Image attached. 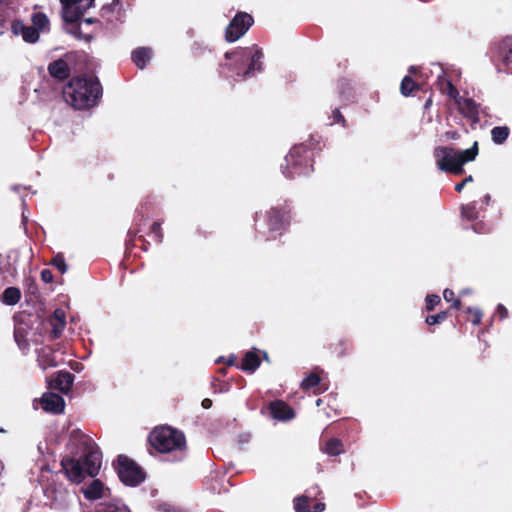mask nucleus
<instances>
[{
	"instance_id": "7",
	"label": "nucleus",
	"mask_w": 512,
	"mask_h": 512,
	"mask_svg": "<svg viewBox=\"0 0 512 512\" xmlns=\"http://www.w3.org/2000/svg\"><path fill=\"white\" fill-rule=\"evenodd\" d=\"M163 239L161 226H135L127 232L126 245L132 247H140L146 251V245L151 243H160Z\"/></svg>"
},
{
	"instance_id": "10",
	"label": "nucleus",
	"mask_w": 512,
	"mask_h": 512,
	"mask_svg": "<svg viewBox=\"0 0 512 512\" xmlns=\"http://www.w3.org/2000/svg\"><path fill=\"white\" fill-rule=\"evenodd\" d=\"M322 491L318 486L311 487L305 491V494L300 495L294 499V509L296 512H323L325 510V503L317 502L310 509V503L318 498Z\"/></svg>"
},
{
	"instance_id": "51",
	"label": "nucleus",
	"mask_w": 512,
	"mask_h": 512,
	"mask_svg": "<svg viewBox=\"0 0 512 512\" xmlns=\"http://www.w3.org/2000/svg\"><path fill=\"white\" fill-rule=\"evenodd\" d=\"M237 357L235 355H230L228 359L226 360L227 366H238L236 364Z\"/></svg>"
},
{
	"instance_id": "62",
	"label": "nucleus",
	"mask_w": 512,
	"mask_h": 512,
	"mask_svg": "<svg viewBox=\"0 0 512 512\" xmlns=\"http://www.w3.org/2000/svg\"><path fill=\"white\" fill-rule=\"evenodd\" d=\"M3 2H5V0H0V4H2Z\"/></svg>"
},
{
	"instance_id": "13",
	"label": "nucleus",
	"mask_w": 512,
	"mask_h": 512,
	"mask_svg": "<svg viewBox=\"0 0 512 512\" xmlns=\"http://www.w3.org/2000/svg\"><path fill=\"white\" fill-rule=\"evenodd\" d=\"M69 444L71 445V452L76 455L82 454L89 449L96 447L93 439L87 434L83 433L80 429H74L69 436Z\"/></svg>"
},
{
	"instance_id": "3",
	"label": "nucleus",
	"mask_w": 512,
	"mask_h": 512,
	"mask_svg": "<svg viewBox=\"0 0 512 512\" xmlns=\"http://www.w3.org/2000/svg\"><path fill=\"white\" fill-rule=\"evenodd\" d=\"M102 92V85L96 76L83 75L73 77L64 87L63 95L67 103L83 110L96 106Z\"/></svg>"
},
{
	"instance_id": "61",
	"label": "nucleus",
	"mask_w": 512,
	"mask_h": 512,
	"mask_svg": "<svg viewBox=\"0 0 512 512\" xmlns=\"http://www.w3.org/2000/svg\"><path fill=\"white\" fill-rule=\"evenodd\" d=\"M431 99H428L426 105H430Z\"/></svg>"
},
{
	"instance_id": "15",
	"label": "nucleus",
	"mask_w": 512,
	"mask_h": 512,
	"mask_svg": "<svg viewBox=\"0 0 512 512\" xmlns=\"http://www.w3.org/2000/svg\"><path fill=\"white\" fill-rule=\"evenodd\" d=\"M268 220L271 224H289L293 220L291 205L284 201L271 207Z\"/></svg>"
},
{
	"instance_id": "5",
	"label": "nucleus",
	"mask_w": 512,
	"mask_h": 512,
	"mask_svg": "<svg viewBox=\"0 0 512 512\" xmlns=\"http://www.w3.org/2000/svg\"><path fill=\"white\" fill-rule=\"evenodd\" d=\"M313 160V149L304 144L295 145L284 159L283 174L288 179L309 175L313 171Z\"/></svg>"
},
{
	"instance_id": "23",
	"label": "nucleus",
	"mask_w": 512,
	"mask_h": 512,
	"mask_svg": "<svg viewBox=\"0 0 512 512\" xmlns=\"http://www.w3.org/2000/svg\"><path fill=\"white\" fill-rule=\"evenodd\" d=\"M261 364V359L256 351H247L242 359V362L237 368L247 373L255 372Z\"/></svg>"
},
{
	"instance_id": "21",
	"label": "nucleus",
	"mask_w": 512,
	"mask_h": 512,
	"mask_svg": "<svg viewBox=\"0 0 512 512\" xmlns=\"http://www.w3.org/2000/svg\"><path fill=\"white\" fill-rule=\"evenodd\" d=\"M47 70L49 75L59 82L65 81L71 75L70 66L68 62L63 58H59L50 62Z\"/></svg>"
},
{
	"instance_id": "36",
	"label": "nucleus",
	"mask_w": 512,
	"mask_h": 512,
	"mask_svg": "<svg viewBox=\"0 0 512 512\" xmlns=\"http://www.w3.org/2000/svg\"><path fill=\"white\" fill-rule=\"evenodd\" d=\"M449 312H450V309L441 311L435 315H428L425 318V323L429 326L441 324L442 322H444L447 319Z\"/></svg>"
},
{
	"instance_id": "17",
	"label": "nucleus",
	"mask_w": 512,
	"mask_h": 512,
	"mask_svg": "<svg viewBox=\"0 0 512 512\" xmlns=\"http://www.w3.org/2000/svg\"><path fill=\"white\" fill-rule=\"evenodd\" d=\"M75 376L68 371H58L54 373L48 381L49 388L58 390L63 394H67L74 382Z\"/></svg>"
},
{
	"instance_id": "4",
	"label": "nucleus",
	"mask_w": 512,
	"mask_h": 512,
	"mask_svg": "<svg viewBox=\"0 0 512 512\" xmlns=\"http://www.w3.org/2000/svg\"><path fill=\"white\" fill-rule=\"evenodd\" d=\"M478 152V142L475 141L472 147L466 150H455L446 146L436 147L434 156L440 170L454 175H462L464 173L463 165L474 161Z\"/></svg>"
},
{
	"instance_id": "52",
	"label": "nucleus",
	"mask_w": 512,
	"mask_h": 512,
	"mask_svg": "<svg viewBox=\"0 0 512 512\" xmlns=\"http://www.w3.org/2000/svg\"><path fill=\"white\" fill-rule=\"evenodd\" d=\"M451 308H454V309H457V310H460L462 308V302L460 299H454L452 301V305H451Z\"/></svg>"
},
{
	"instance_id": "38",
	"label": "nucleus",
	"mask_w": 512,
	"mask_h": 512,
	"mask_svg": "<svg viewBox=\"0 0 512 512\" xmlns=\"http://www.w3.org/2000/svg\"><path fill=\"white\" fill-rule=\"evenodd\" d=\"M51 265L57 268L61 274H64L68 269L65 258L61 253H58L52 258Z\"/></svg>"
},
{
	"instance_id": "34",
	"label": "nucleus",
	"mask_w": 512,
	"mask_h": 512,
	"mask_svg": "<svg viewBox=\"0 0 512 512\" xmlns=\"http://www.w3.org/2000/svg\"><path fill=\"white\" fill-rule=\"evenodd\" d=\"M32 24L38 31H45L49 27V19L43 12L33 13L31 16Z\"/></svg>"
},
{
	"instance_id": "42",
	"label": "nucleus",
	"mask_w": 512,
	"mask_h": 512,
	"mask_svg": "<svg viewBox=\"0 0 512 512\" xmlns=\"http://www.w3.org/2000/svg\"><path fill=\"white\" fill-rule=\"evenodd\" d=\"M332 118H333L332 124L339 123L343 127L347 126L346 119L344 118V116L342 115V113L340 112V110L338 108H335L332 111Z\"/></svg>"
},
{
	"instance_id": "28",
	"label": "nucleus",
	"mask_w": 512,
	"mask_h": 512,
	"mask_svg": "<svg viewBox=\"0 0 512 512\" xmlns=\"http://www.w3.org/2000/svg\"><path fill=\"white\" fill-rule=\"evenodd\" d=\"M104 484L99 480H93L84 490V497L88 500H98L103 497Z\"/></svg>"
},
{
	"instance_id": "22",
	"label": "nucleus",
	"mask_w": 512,
	"mask_h": 512,
	"mask_svg": "<svg viewBox=\"0 0 512 512\" xmlns=\"http://www.w3.org/2000/svg\"><path fill=\"white\" fill-rule=\"evenodd\" d=\"M37 362L43 370L58 365L55 358V351L50 346H44L37 350Z\"/></svg>"
},
{
	"instance_id": "47",
	"label": "nucleus",
	"mask_w": 512,
	"mask_h": 512,
	"mask_svg": "<svg viewBox=\"0 0 512 512\" xmlns=\"http://www.w3.org/2000/svg\"><path fill=\"white\" fill-rule=\"evenodd\" d=\"M447 140H457L460 138V134L455 131V130H451V131H446L443 135Z\"/></svg>"
},
{
	"instance_id": "59",
	"label": "nucleus",
	"mask_w": 512,
	"mask_h": 512,
	"mask_svg": "<svg viewBox=\"0 0 512 512\" xmlns=\"http://www.w3.org/2000/svg\"><path fill=\"white\" fill-rule=\"evenodd\" d=\"M321 402H322V400L318 399L316 403H317V405H321Z\"/></svg>"
},
{
	"instance_id": "16",
	"label": "nucleus",
	"mask_w": 512,
	"mask_h": 512,
	"mask_svg": "<svg viewBox=\"0 0 512 512\" xmlns=\"http://www.w3.org/2000/svg\"><path fill=\"white\" fill-rule=\"evenodd\" d=\"M269 414L278 421H289L295 417L294 409L283 400H274L268 404Z\"/></svg>"
},
{
	"instance_id": "14",
	"label": "nucleus",
	"mask_w": 512,
	"mask_h": 512,
	"mask_svg": "<svg viewBox=\"0 0 512 512\" xmlns=\"http://www.w3.org/2000/svg\"><path fill=\"white\" fill-rule=\"evenodd\" d=\"M61 466L65 471L66 476L69 480L74 483H81L85 477L87 476L84 472V467L82 466L81 460L72 458H65L61 461Z\"/></svg>"
},
{
	"instance_id": "57",
	"label": "nucleus",
	"mask_w": 512,
	"mask_h": 512,
	"mask_svg": "<svg viewBox=\"0 0 512 512\" xmlns=\"http://www.w3.org/2000/svg\"><path fill=\"white\" fill-rule=\"evenodd\" d=\"M415 70H416V69H415V67H414V66H411V67L409 68V72H410V73H414V72H415Z\"/></svg>"
},
{
	"instance_id": "31",
	"label": "nucleus",
	"mask_w": 512,
	"mask_h": 512,
	"mask_svg": "<svg viewBox=\"0 0 512 512\" xmlns=\"http://www.w3.org/2000/svg\"><path fill=\"white\" fill-rule=\"evenodd\" d=\"M322 450L330 456H338L344 451L343 443L337 438H330L325 442Z\"/></svg>"
},
{
	"instance_id": "26",
	"label": "nucleus",
	"mask_w": 512,
	"mask_h": 512,
	"mask_svg": "<svg viewBox=\"0 0 512 512\" xmlns=\"http://www.w3.org/2000/svg\"><path fill=\"white\" fill-rule=\"evenodd\" d=\"M437 84L439 91L449 96L455 103L461 98L458 89L449 79L439 78Z\"/></svg>"
},
{
	"instance_id": "8",
	"label": "nucleus",
	"mask_w": 512,
	"mask_h": 512,
	"mask_svg": "<svg viewBox=\"0 0 512 512\" xmlns=\"http://www.w3.org/2000/svg\"><path fill=\"white\" fill-rule=\"evenodd\" d=\"M489 54L497 70L505 71L512 63V36H506L494 42L489 49Z\"/></svg>"
},
{
	"instance_id": "54",
	"label": "nucleus",
	"mask_w": 512,
	"mask_h": 512,
	"mask_svg": "<svg viewBox=\"0 0 512 512\" xmlns=\"http://www.w3.org/2000/svg\"><path fill=\"white\" fill-rule=\"evenodd\" d=\"M83 21H84L85 23H87V24H93V23H97V22H99V21H98L97 19H95V18H85Z\"/></svg>"
},
{
	"instance_id": "1",
	"label": "nucleus",
	"mask_w": 512,
	"mask_h": 512,
	"mask_svg": "<svg viewBox=\"0 0 512 512\" xmlns=\"http://www.w3.org/2000/svg\"><path fill=\"white\" fill-rule=\"evenodd\" d=\"M150 447V454L155 453L167 456V460L172 462H181L186 459L188 454V445L183 431L169 426H156L148 435L147 439Z\"/></svg>"
},
{
	"instance_id": "11",
	"label": "nucleus",
	"mask_w": 512,
	"mask_h": 512,
	"mask_svg": "<svg viewBox=\"0 0 512 512\" xmlns=\"http://www.w3.org/2000/svg\"><path fill=\"white\" fill-rule=\"evenodd\" d=\"M66 325V313L63 309L57 308L43 321V326L49 334L50 340H56L62 336Z\"/></svg>"
},
{
	"instance_id": "24",
	"label": "nucleus",
	"mask_w": 512,
	"mask_h": 512,
	"mask_svg": "<svg viewBox=\"0 0 512 512\" xmlns=\"http://www.w3.org/2000/svg\"><path fill=\"white\" fill-rule=\"evenodd\" d=\"M320 383H321L320 375L316 372H312L302 380L301 388L304 391H309V390L313 389V393L315 395H317L326 390V388L321 387Z\"/></svg>"
},
{
	"instance_id": "55",
	"label": "nucleus",
	"mask_w": 512,
	"mask_h": 512,
	"mask_svg": "<svg viewBox=\"0 0 512 512\" xmlns=\"http://www.w3.org/2000/svg\"><path fill=\"white\" fill-rule=\"evenodd\" d=\"M218 373L221 374V375H225L227 373V368H220L218 370Z\"/></svg>"
},
{
	"instance_id": "27",
	"label": "nucleus",
	"mask_w": 512,
	"mask_h": 512,
	"mask_svg": "<svg viewBox=\"0 0 512 512\" xmlns=\"http://www.w3.org/2000/svg\"><path fill=\"white\" fill-rule=\"evenodd\" d=\"M330 350L336 357L342 358L353 351V344L347 339H340L338 342L330 345Z\"/></svg>"
},
{
	"instance_id": "2",
	"label": "nucleus",
	"mask_w": 512,
	"mask_h": 512,
	"mask_svg": "<svg viewBox=\"0 0 512 512\" xmlns=\"http://www.w3.org/2000/svg\"><path fill=\"white\" fill-rule=\"evenodd\" d=\"M260 49L239 47L234 51L225 53V62L219 65V74L224 78L235 81L245 80L254 75L255 71L262 70Z\"/></svg>"
},
{
	"instance_id": "20",
	"label": "nucleus",
	"mask_w": 512,
	"mask_h": 512,
	"mask_svg": "<svg viewBox=\"0 0 512 512\" xmlns=\"http://www.w3.org/2000/svg\"><path fill=\"white\" fill-rule=\"evenodd\" d=\"M455 104L464 118L472 123L479 122V105L473 99L461 97Z\"/></svg>"
},
{
	"instance_id": "50",
	"label": "nucleus",
	"mask_w": 512,
	"mask_h": 512,
	"mask_svg": "<svg viewBox=\"0 0 512 512\" xmlns=\"http://www.w3.org/2000/svg\"><path fill=\"white\" fill-rule=\"evenodd\" d=\"M24 205V208L22 210V224H28V221H29V217H28V213L29 211L27 210L26 208V205Z\"/></svg>"
},
{
	"instance_id": "41",
	"label": "nucleus",
	"mask_w": 512,
	"mask_h": 512,
	"mask_svg": "<svg viewBox=\"0 0 512 512\" xmlns=\"http://www.w3.org/2000/svg\"><path fill=\"white\" fill-rule=\"evenodd\" d=\"M466 313L471 315V318L469 319V321H471V323L473 325L476 326V325H479L481 323V320H482V317H483V313H482V311L480 309L472 308V307H467Z\"/></svg>"
},
{
	"instance_id": "30",
	"label": "nucleus",
	"mask_w": 512,
	"mask_h": 512,
	"mask_svg": "<svg viewBox=\"0 0 512 512\" xmlns=\"http://www.w3.org/2000/svg\"><path fill=\"white\" fill-rule=\"evenodd\" d=\"M20 298L21 291L17 287H8L3 291L1 295L2 302L10 306L17 304Z\"/></svg>"
},
{
	"instance_id": "39",
	"label": "nucleus",
	"mask_w": 512,
	"mask_h": 512,
	"mask_svg": "<svg viewBox=\"0 0 512 512\" xmlns=\"http://www.w3.org/2000/svg\"><path fill=\"white\" fill-rule=\"evenodd\" d=\"M441 302V298L437 294H428L425 298V308L428 312L434 311L436 306Z\"/></svg>"
},
{
	"instance_id": "45",
	"label": "nucleus",
	"mask_w": 512,
	"mask_h": 512,
	"mask_svg": "<svg viewBox=\"0 0 512 512\" xmlns=\"http://www.w3.org/2000/svg\"><path fill=\"white\" fill-rule=\"evenodd\" d=\"M473 182V177L471 175L465 177L460 183L455 185V190L457 192H461L466 184Z\"/></svg>"
},
{
	"instance_id": "12",
	"label": "nucleus",
	"mask_w": 512,
	"mask_h": 512,
	"mask_svg": "<svg viewBox=\"0 0 512 512\" xmlns=\"http://www.w3.org/2000/svg\"><path fill=\"white\" fill-rule=\"evenodd\" d=\"M79 460H81L84 472L87 476L95 477L98 475L101 468L102 455L97 446L82 452V454L79 455Z\"/></svg>"
},
{
	"instance_id": "49",
	"label": "nucleus",
	"mask_w": 512,
	"mask_h": 512,
	"mask_svg": "<svg viewBox=\"0 0 512 512\" xmlns=\"http://www.w3.org/2000/svg\"><path fill=\"white\" fill-rule=\"evenodd\" d=\"M14 337H15V340L16 342L18 343V345L21 347L22 346V343L24 345H28V343L26 342V340L23 338V336L19 333V331H15L14 333Z\"/></svg>"
},
{
	"instance_id": "37",
	"label": "nucleus",
	"mask_w": 512,
	"mask_h": 512,
	"mask_svg": "<svg viewBox=\"0 0 512 512\" xmlns=\"http://www.w3.org/2000/svg\"><path fill=\"white\" fill-rule=\"evenodd\" d=\"M101 512H131L129 507L120 502L105 503Z\"/></svg>"
},
{
	"instance_id": "19",
	"label": "nucleus",
	"mask_w": 512,
	"mask_h": 512,
	"mask_svg": "<svg viewBox=\"0 0 512 512\" xmlns=\"http://www.w3.org/2000/svg\"><path fill=\"white\" fill-rule=\"evenodd\" d=\"M41 404L42 408L46 412H51L54 414L62 413L65 408V401L63 397L53 392L44 393L42 396Z\"/></svg>"
},
{
	"instance_id": "35",
	"label": "nucleus",
	"mask_w": 512,
	"mask_h": 512,
	"mask_svg": "<svg viewBox=\"0 0 512 512\" xmlns=\"http://www.w3.org/2000/svg\"><path fill=\"white\" fill-rule=\"evenodd\" d=\"M461 215L464 220L473 222L479 217V212L476 208L475 203H469L461 207Z\"/></svg>"
},
{
	"instance_id": "40",
	"label": "nucleus",
	"mask_w": 512,
	"mask_h": 512,
	"mask_svg": "<svg viewBox=\"0 0 512 512\" xmlns=\"http://www.w3.org/2000/svg\"><path fill=\"white\" fill-rule=\"evenodd\" d=\"M63 7H69V6H74V5H79L81 7L84 8V10H87L89 9L94 0H60Z\"/></svg>"
},
{
	"instance_id": "44",
	"label": "nucleus",
	"mask_w": 512,
	"mask_h": 512,
	"mask_svg": "<svg viewBox=\"0 0 512 512\" xmlns=\"http://www.w3.org/2000/svg\"><path fill=\"white\" fill-rule=\"evenodd\" d=\"M41 280L45 283H51L53 281V274L49 269H43L40 273Z\"/></svg>"
},
{
	"instance_id": "56",
	"label": "nucleus",
	"mask_w": 512,
	"mask_h": 512,
	"mask_svg": "<svg viewBox=\"0 0 512 512\" xmlns=\"http://www.w3.org/2000/svg\"><path fill=\"white\" fill-rule=\"evenodd\" d=\"M490 199H491V196H490L489 194H486V195L484 196V201H485L486 203H488V202L490 201Z\"/></svg>"
},
{
	"instance_id": "43",
	"label": "nucleus",
	"mask_w": 512,
	"mask_h": 512,
	"mask_svg": "<svg viewBox=\"0 0 512 512\" xmlns=\"http://www.w3.org/2000/svg\"><path fill=\"white\" fill-rule=\"evenodd\" d=\"M75 27L73 28V30H71V33L78 39H85L86 41H90L92 36L90 35H87V36H83L82 35V31H81V27L79 24L75 23Z\"/></svg>"
},
{
	"instance_id": "53",
	"label": "nucleus",
	"mask_w": 512,
	"mask_h": 512,
	"mask_svg": "<svg viewBox=\"0 0 512 512\" xmlns=\"http://www.w3.org/2000/svg\"><path fill=\"white\" fill-rule=\"evenodd\" d=\"M201 405L204 409H209L212 406V400L209 398H205L202 400Z\"/></svg>"
},
{
	"instance_id": "48",
	"label": "nucleus",
	"mask_w": 512,
	"mask_h": 512,
	"mask_svg": "<svg viewBox=\"0 0 512 512\" xmlns=\"http://www.w3.org/2000/svg\"><path fill=\"white\" fill-rule=\"evenodd\" d=\"M443 298L447 302H452L455 299L454 291L451 290V289H448V288L445 289L444 292H443Z\"/></svg>"
},
{
	"instance_id": "18",
	"label": "nucleus",
	"mask_w": 512,
	"mask_h": 512,
	"mask_svg": "<svg viewBox=\"0 0 512 512\" xmlns=\"http://www.w3.org/2000/svg\"><path fill=\"white\" fill-rule=\"evenodd\" d=\"M11 30L15 35H22L27 43H36L39 40L40 32L34 26H27L21 20H14L11 24Z\"/></svg>"
},
{
	"instance_id": "9",
	"label": "nucleus",
	"mask_w": 512,
	"mask_h": 512,
	"mask_svg": "<svg viewBox=\"0 0 512 512\" xmlns=\"http://www.w3.org/2000/svg\"><path fill=\"white\" fill-rule=\"evenodd\" d=\"M254 19L247 12H237L225 29V40L229 43L240 39L253 25Z\"/></svg>"
},
{
	"instance_id": "32",
	"label": "nucleus",
	"mask_w": 512,
	"mask_h": 512,
	"mask_svg": "<svg viewBox=\"0 0 512 512\" xmlns=\"http://www.w3.org/2000/svg\"><path fill=\"white\" fill-rule=\"evenodd\" d=\"M420 86L416 83L412 77L406 75L403 77L400 84V92L403 96L408 97L412 95L415 90H419Z\"/></svg>"
},
{
	"instance_id": "60",
	"label": "nucleus",
	"mask_w": 512,
	"mask_h": 512,
	"mask_svg": "<svg viewBox=\"0 0 512 512\" xmlns=\"http://www.w3.org/2000/svg\"><path fill=\"white\" fill-rule=\"evenodd\" d=\"M431 99H428L426 105H430Z\"/></svg>"
},
{
	"instance_id": "46",
	"label": "nucleus",
	"mask_w": 512,
	"mask_h": 512,
	"mask_svg": "<svg viewBox=\"0 0 512 512\" xmlns=\"http://www.w3.org/2000/svg\"><path fill=\"white\" fill-rule=\"evenodd\" d=\"M496 314L499 316L500 320H503L508 316V310L504 305L498 304Z\"/></svg>"
},
{
	"instance_id": "58",
	"label": "nucleus",
	"mask_w": 512,
	"mask_h": 512,
	"mask_svg": "<svg viewBox=\"0 0 512 512\" xmlns=\"http://www.w3.org/2000/svg\"><path fill=\"white\" fill-rule=\"evenodd\" d=\"M477 226H472L474 232L479 233L480 231L476 229Z\"/></svg>"
},
{
	"instance_id": "6",
	"label": "nucleus",
	"mask_w": 512,
	"mask_h": 512,
	"mask_svg": "<svg viewBox=\"0 0 512 512\" xmlns=\"http://www.w3.org/2000/svg\"><path fill=\"white\" fill-rule=\"evenodd\" d=\"M120 481L130 487H136L146 479V473L133 459L120 454L113 463Z\"/></svg>"
},
{
	"instance_id": "33",
	"label": "nucleus",
	"mask_w": 512,
	"mask_h": 512,
	"mask_svg": "<svg viewBox=\"0 0 512 512\" xmlns=\"http://www.w3.org/2000/svg\"><path fill=\"white\" fill-rule=\"evenodd\" d=\"M510 134L507 126H496L491 130V138L495 144H503Z\"/></svg>"
},
{
	"instance_id": "25",
	"label": "nucleus",
	"mask_w": 512,
	"mask_h": 512,
	"mask_svg": "<svg viewBox=\"0 0 512 512\" xmlns=\"http://www.w3.org/2000/svg\"><path fill=\"white\" fill-rule=\"evenodd\" d=\"M152 57V50L148 47H138L133 50L131 58L133 63L139 68L144 69Z\"/></svg>"
},
{
	"instance_id": "29",
	"label": "nucleus",
	"mask_w": 512,
	"mask_h": 512,
	"mask_svg": "<svg viewBox=\"0 0 512 512\" xmlns=\"http://www.w3.org/2000/svg\"><path fill=\"white\" fill-rule=\"evenodd\" d=\"M64 10V21L71 24L77 23L87 11L79 5L64 7Z\"/></svg>"
}]
</instances>
